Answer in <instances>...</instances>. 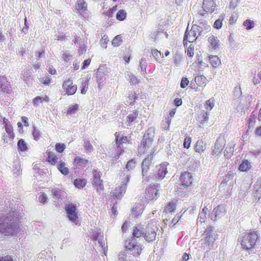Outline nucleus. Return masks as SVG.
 Segmentation results:
<instances>
[{
    "instance_id": "40",
    "label": "nucleus",
    "mask_w": 261,
    "mask_h": 261,
    "mask_svg": "<svg viewBox=\"0 0 261 261\" xmlns=\"http://www.w3.org/2000/svg\"><path fill=\"white\" fill-rule=\"evenodd\" d=\"M51 192H52V194L53 195V197L56 200H59L61 198V193L62 192L61 190H60L59 188H56L53 189L51 190Z\"/></svg>"
},
{
    "instance_id": "25",
    "label": "nucleus",
    "mask_w": 261,
    "mask_h": 261,
    "mask_svg": "<svg viewBox=\"0 0 261 261\" xmlns=\"http://www.w3.org/2000/svg\"><path fill=\"white\" fill-rule=\"evenodd\" d=\"M66 163L62 160H60L59 163L56 165L57 169L63 175H67L69 172V169L66 166Z\"/></svg>"
},
{
    "instance_id": "24",
    "label": "nucleus",
    "mask_w": 261,
    "mask_h": 261,
    "mask_svg": "<svg viewBox=\"0 0 261 261\" xmlns=\"http://www.w3.org/2000/svg\"><path fill=\"white\" fill-rule=\"evenodd\" d=\"M87 4L84 0H77L75 4V8L80 14L87 11Z\"/></svg>"
},
{
    "instance_id": "59",
    "label": "nucleus",
    "mask_w": 261,
    "mask_h": 261,
    "mask_svg": "<svg viewBox=\"0 0 261 261\" xmlns=\"http://www.w3.org/2000/svg\"><path fill=\"white\" fill-rule=\"evenodd\" d=\"M48 199L47 196L44 193H41L39 197V201L41 203H44Z\"/></svg>"
},
{
    "instance_id": "50",
    "label": "nucleus",
    "mask_w": 261,
    "mask_h": 261,
    "mask_svg": "<svg viewBox=\"0 0 261 261\" xmlns=\"http://www.w3.org/2000/svg\"><path fill=\"white\" fill-rule=\"evenodd\" d=\"M23 77L24 81L27 84H29L31 83V80H32L31 75L28 71L24 72Z\"/></svg>"
},
{
    "instance_id": "51",
    "label": "nucleus",
    "mask_w": 261,
    "mask_h": 261,
    "mask_svg": "<svg viewBox=\"0 0 261 261\" xmlns=\"http://www.w3.org/2000/svg\"><path fill=\"white\" fill-rule=\"evenodd\" d=\"M85 143V151L87 153H89L91 152L93 148L92 145L91 144L90 142L88 140H86L84 142Z\"/></svg>"
},
{
    "instance_id": "57",
    "label": "nucleus",
    "mask_w": 261,
    "mask_h": 261,
    "mask_svg": "<svg viewBox=\"0 0 261 261\" xmlns=\"http://www.w3.org/2000/svg\"><path fill=\"white\" fill-rule=\"evenodd\" d=\"M138 94L137 93H135L134 94H133L132 95H129L128 96V98L129 100V105H132L134 104L135 101L138 99Z\"/></svg>"
},
{
    "instance_id": "33",
    "label": "nucleus",
    "mask_w": 261,
    "mask_h": 261,
    "mask_svg": "<svg viewBox=\"0 0 261 261\" xmlns=\"http://www.w3.org/2000/svg\"><path fill=\"white\" fill-rule=\"evenodd\" d=\"M87 184V180L85 178H76L74 179L73 184L76 188L82 189L84 188Z\"/></svg>"
},
{
    "instance_id": "18",
    "label": "nucleus",
    "mask_w": 261,
    "mask_h": 261,
    "mask_svg": "<svg viewBox=\"0 0 261 261\" xmlns=\"http://www.w3.org/2000/svg\"><path fill=\"white\" fill-rule=\"evenodd\" d=\"M3 124L7 134L8 135L9 138L13 139L15 137V134L13 132V128L11 124L10 121L6 118H3Z\"/></svg>"
},
{
    "instance_id": "5",
    "label": "nucleus",
    "mask_w": 261,
    "mask_h": 261,
    "mask_svg": "<svg viewBox=\"0 0 261 261\" xmlns=\"http://www.w3.org/2000/svg\"><path fill=\"white\" fill-rule=\"evenodd\" d=\"M122 184L116 188L115 191L111 192V195L117 199H121L126 191V185L129 181V176L124 174L121 179Z\"/></svg>"
},
{
    "instance_id": "58",
    "label": "nucleus",
    "mask_w": 261,
    "mask_h": 261,
    "mask_svg": "<svg viewBox=\"0 0 261 261\" xmlns=\"http://www.w3.org/2000/svg\"><path fill=\"white\" fill-rule=\"evenodd\" d=\"M189 81L187 77H183L181 79V82H180V87L181 88H185L189 84Z\"/></svg>"
},
{
    "instance_id": "62",
    "label": "nucleus",
    "mask_w": 261,
    "mask_h": 261,
    "mask_svg": "<svg viewBox=\"0 0 261 261\" xmlns=\"http://www.w3.org/2000/svg\"><path fill=\"white\" fill-rule=\"evenodd\" d=\"M238 18V16L237 14H232L229 18V23L233 24L235 23Z\"/></svg>"
},
{
    "instance_id": "54",
    "label": "nucleus",
    "mask_w": 261,
    "mask_h": 261,
    "mask_svg": "<svg viewBox=\"0 0 261 261\" xmlns=\"http://www.w3.org/2000/svg\"><path fill=\"white\" fill-rule=\"evenodd\" d=\"M191 143V138L189 136L186 137L185 138L184 142V147L187 149L189 148Z\"/></svg>"
},
{
    "instance_id": "26",
    "label": "nucleus",
    "mask_w": 261,
    "mask_h": 261,
    "mask_svg": "<svg viewBox=\"0 0 261 261\" xmlns=\"http://www.w3.org/2000/svg\"><path fill=\"white\" fill-rule=\"evenodd\" d=\"M138 116V111H134L132 113L128 114L126 118V123L127 126H130L137 119Z\"/></svg>"
},
{
    "instance_id": "52",
    "label": "nucleus",
    "mask_w": 261,
    "mask_h": 261,
    "mask_svg": "<svg viewBox=\"0 0 261 261\" xmlns=\"http://www.w3.org/2000/svg\"><path fill=\"white\" fill-rule=\"evenodd\" d=\"M187 55L189 57H193L194 55V46L193 44H190V46L188 47L187 50Z\"/></svg>"
},
{
    "instance_id": "31",
    "label": "nucleus",
    "mask_w": 261,
    "mask_h": 261,
    "mask_svg": "<svg viewBox=\"0 0 261 261\" xmlns=\"http://www.w3.org/2000/svg\"><path fill=\"white\" fill-rule=\"evenodd\" d=\"M17 149L18 151L24 152L28 150V144L22 139L19 140L17 143Z\"/></svg>"
},
{
    "instance_id": "4",
    "label": "nucleus",
    "mask_w": 261,
    "mask_h": 261,
    "mask_svg": "<svg viewBox=\"0 0 261 261\" xmlns=\"http://www.w3.org/2000/svg\"><path fill=\"white\" fill-rule=\"evenodd\" d=\"M116 144L118 148V153L120 155L124 152L123 145L131 141L130 136H123L121 132H116L115 134Z\"/></svg>"
},
{
    "instance_id": "38",
    "label": "nucleus",
    "mask_w": 261,
    "mask_h": 261,
    "mask_svg": "<svg viewBox=\"0 0 261 261\" xmlns=\"http://www.w3.org/2000/svg\"><path fill=\"white\" fill-rule=\"evenodd\" d=\"M122 43V40L120 35H117L112 41V44L114 47L119 46Z\"/></svg>"
},
{
    "instance_id": "16",
    "label": "nucleus",
    "mask_w": 261,
    "mask_h": 261,
    "mask_svg": "<svg viewBox=\"0 0 261 261\" xmlns=\"http://www.w3.org/2000/svg\"><path fill=\"white\" fill-rule=\"evenodd\" d=\"M88 163V160L83 158L80 156H75L73 159V164L74 166L79 169H84Z\"/></svg>"
},
{
    "instance_id": "10",
    "label": "nucleus",
    "mask_w": 261,
    "mask_h": 261,
    "mask_svg": "<svg viewBox=\"0 0 261 261\" xmlns=\"http://www.w3.org/2000/svg\"><path fill=\"white\" fill-rule=\"evenodd\" d=\"M68 218L69 219L74 222L76 224L78 223L79 217L76 212V206L73 203H70L67 205L65 207Z\"/></svg>"
},
{
    "instance_id": "13",
    "label": "nucleus",
    "mask_w": 261,
    "mask_h": 261,
    "mask_svg": "<svg viewBox=\"0 0 261 261\" xmlns=\"http://www.w3.org/2000/svg\"><path fill=\"white\" fill-rule=\"evenodd\" d=\"M153 145V140L149 137L143 136V140L139 146V152L140 153H145L150 148H152Z\"/></svg>"
},
{
    "instance_id": "43",
    "label": "nucleus",
    "mask_w": 261,
    "mask_h": 261,
    "mask_svg": "<svg viewBox=\"0 0 261 261\" xmlns=\"http://www.w3.org/2000/svg\"><path fill=\"white\" fill-rule=\"evenodd\" d=\"M117 9V5L113 6L112 8H110L107 11L104 12V14L109 17H112L114 13Z\"/></svg>"
},
{
    "instance_id": "2",
    "label": "nucleus",
    "mask_w": 261,
    "mask_h": 261,
    "mask_svg": "<svg viewBox=\"0 0 261 261\" xmlns=\"http://www.w3.org/2000/svg\"><path fill=\"white\" fill-rule=\"evenodd\" d=\"M258 235L255 232H246L239 240L241 245L244 250L248 251L255 247Z\"/></svg>"
},
{
    "instance_id": "28",
    "label": "nucleus",
    "mask_w": 261,
    "mask_h": 261,
    "mask_svg": "<svg viewBox=\"0 0 261 261\" xmlns=\"http://www.w3.org/2000/svg\"><path fill=\"white\" fill-rule=\"evenodd\" d=\"M206 145L202 140H198L196 143L195 150L199 153L203 152L205 149Z\"/></svg>"
},
{
    "instance_id": "48",
    "label": "nucleus",
    "mask_w": 261,
    "mask_h": 261,
    "mask_svg": "<svg viewBox=\"0 0 261 261\" xmlns=\"http://www.w3.org/2000/svg\"><path fill=\"white\" fill-rule=\"evenodd\" d=\"M136 164V163L134 161V160L132 159L127 162V163L126 165V168L127 169V170L128 171L133 170V169H134L135 168Z\"/></svg>"
},
{
    "instance_id": "20",
    "label": "nucleus",
    "mask_w": 261,
    "mask_h": 261,
    "mask_svg": "<svg viewBox=\"0 0 261 261\" xmlns=\"http://www.w3.org/2000/svg\"><path fill=\"white\" fill-rule=\"evenodd\" d=\"M144 230L141 224H137L134 226L132 231V237L130 239H134L144 236Z\"/></svg>"
},
{
    "instance_id": "39",
    "label": "nucleus",
    "mask_w": 261,
    "mask_h": 261,
    "mask_svg": "<svg viewBox=\"0 0 261 261\" xmlns=\"http://www.w3.org/2000/svg\"><path fill=\"white\" fill-rule=\"evenodd\" d=\"M49 101V98L48 96H45V97L42 98L40 96H37L33 99V103L34 105H37L39 102H42L43 101L48 102Z\"/></svg>"
},
{
    "instance_id": "14",
    "label": "nucleus",
    "mask_w": 261,
    "mask_h": 261,
    "mask_svg": "<svg viewBox=\"0 0 261 261\" xmlns=\"http://www.w3.org/2000/svg\"><path fill=\"white\" fill-rule=\"evenodd\" d=\"M224 140L222 138H218L216 142L212 151V155L214 157H217L221 154L224 148Z\"/></svg>"
},
{
    "instance_id": "42",
    "label": "nucleus",
    "mask_w": 261,
    "mask_h": 261,
    "mask_svg": "<svg viewBox=\"0 0 261 261\" xmlns=\"http://www.w3.org/2000/svg\"><path fill=\"white\" fill-rule=\"evenodd\" d=\"M215 100L214 99H210L206 101L204 105L205 108L207 111H210L214 107Z\"/></svg>"
},
{
    "instance_id": "41",
    "label": "nucleus",
    "mask_w": 261,
    "mask_h": 261,
    "mask_svg": "<svg viewBox=\"0 0 261 261\" xmlns=\"http://www.w3.org/2000/svg\"><path fill=\"white\" fill-rule=\"evenodd\" d=\"M66 148V145L63 143H57L55 144V149L58 153H62Z\"/></svg>"
},
{
    "instance_id": "12",
    "label": "nucleus",
    "mask_w": 261,
    "mask_h": 261,
    "mask_svg": "<svg viewBox=\"0 0 261 261\" xmlns=\"http://www.w3.org/2000/svg\"><path fill=\"white\" fill-rule=\"evenodd\" d=\"M192 178L191 173L188 171L182 172L179 177V185L184 188L191 186L192 184Z\"/></svg>"
},
{
    "instance_id": "32",
    "label": "nucleus",
    "mask_w": 261,
    "mask_h": 261,
    "mask_svg": "<svg viewBox=\"0 0 261 261\" xmlns=\"http://www.w3.org/2000/svg\"><path fill=\"white\" fill-rule=\"evenodd\" d=\"M176 204L175 202H169L164 207V211L166 213H173L176 209Z\"/></svg>"
},
{
    "instance_id": "27",
    "label": "nucleus",
    "mask_w": 261,
    "mask_h": 261,
    "mask_svg": "<svg viewBox=\"0 0 261 261\" xmlns=\"http://www.w3.org/2000/svg\"><path fill=\"white\" fill-rule=\"evenodd\" d=\"M251 168L250 163L246 159L242 161L239 167V170L242 172H247Z\"/></svg>"
},
{
    "instance_id": "55",
    "label": "nucleus",
    "mask_w": 261,
    "mask_h": 261,
    "mask_svg": "<svg viewBox=\"0 0 261 261\" xmlns=\"http://www.w3.org/2000/svg\"><path fill=\"white\" fill-rule=\"evenodd\" d=\"M109 38L108 36L105 35H103L101 39L100 40V43L101 46H105V48H106V45L109 42Z\"/></svg>"
},
{
    "instance_id": "60",
    "label": "nucleus",
    "mask_w": 261,
    "mask_h": 261,
    "mask_svg": "<svg viewBox=\"0 0 261 261\" xmlns=\"http://www.w3.org/2000/svg\"><path fill=\"white\" fill-rule=\"evenodd\" d=\"M33 136L34 139L36 141H38L40 139V138L41 137V133H40V131H39L38 130H37L36 129H34V130L33 132Z\"/></svg>"
},
{
    "instance_id": "36",
    "label": "nucleus",
    "mask_w": 261,
    "mask_h": 261,
    "mask_svg": "<svg viewBox=\"0 0 261 261\" xmlns=\"http://www.w3.org/2000/svg\"><path fill=\"white\" fill-rule=\"evenodd\" d=\"M213 232L212 227H207L204 232V234L205 235L204 238V241L207 243H210L211 241V236ZM210 244V243H208Z\"/></svg>"
},
{
    "instance_id": "45",
    "label": "nucleus",
    "mask_w": 261,
    "mask_h": 261,
    "mask_svg": "<svg viewBox=\"0 0 261 261\" xmlns=\"http://www.w3.org/2000/svg\"><path fill=\"white\" fill-rule=\"evenodd\" d=\"M81 93L85 94L88 89V82L87 81H83L80 86Z\"/></svg>"
},
{
    "instance_id": "19",
    "label": "nucleus",
    "mask_w": 261,
    "mask_h": 261,
    "mask_svg": "<svg viewBox=\"0 0 261 261\" xmlns=\"http://www.w3.org/2000/svg\"><path fill=\"white\" fill-rule=\"evenodd\" d=\"M156 233L154 229L147 226L144 231L143 237L148 242H151L155 240Z\"/></svg>"
},
{
    "instance_id": "23",
    "label": "nucleus",
    "mask_w": 261,
    "mask_h": 261,
    "mask_svg": "<svg viewBox=\"0 0 261 261\" xmlns=\"http://www.w3.org/2000/svg\"><path fill=\"white\" fill-rule=\"evenodd\" d=\"M208 47L213 50H217L219 48L220 41L218 38L215 36H211L208 38Z\"/></svg>"
},
{
    "instance_id": "22",
    "label": "nucleus",
    "mask_w": 261,
    "mask_h": 261,
    "mask_svg": "<svg viewBox=\"0 0 261 261\" xmlns=\"http://www.w3.org/2000/svg\"><path fill=\"white\" fill-rule=\"evenodd\" d=\"M226 213L225 205L224 204H220L215 207L213 211V215H214V220H216L218 217L224 215Z\"/></svg>"
},
{
    "instance_id": "56",
    "label": "nucleus",
    "mask_w": 261,
    "mask_h": 261,
    "mask_svg": "<svg viewBox=\"0 0 261 261\" xmlns=\"http://www.w3.org/2000/svg\"><path fill=\"white\" fill-rule=\"evenodd\" d=\"M41 82L45 86H48L51 81V77L50 76H45L43 77L41 80Z\"/></svg>"
},
{
    "instance_id": "11",
    "label": "nucleus",
    "mask_w": 261,
    "mask_h": 261,
    "mask_svg": "<svg viewBox=\"0 0 261 261\" xmlns=\"http://www.w3.org/2000/svg\"><path fill=\"white\" fill-rule=\"evenodd\" d=\"M197 28L192 27L190 31L186 30L184 37V45H187L188 42L191 43L195 41L198 37V32L196 31Z\"/></svg>"
},
{
    "instance_id": "35",
    "label": "nucleus",
    "mask_w": 261,
    "mask_h": 261,
    "mask_svg": "<svg viewBox=\"0 0 261 261\" xmlns=\"http://www.w3.org/2000/svg\"><path fill=\"white\" fill-rule=\"evenodd\" d=\"M126 12L124 10L121 9L116 13V19L119 21H123L126 19Z\"/></svg>"
},
{
    "instance_id": "44",
    "label": "nucleus",
    "mask_w": 261,
    "mask_h": 261,
    "mask_svg": "<svg viewBox=\"0 0 261 261\" xmlns=\"http://www.w3.org/2000/svg\"><path fill=\"white\" fill-rule=\"evenodd\" d=\"M152 56L156 61H159L162 57L161 53L156 49H152L151 51Z\"/></svg>"
},
{
    "instance_id": "61",
    "label": "nucleus",
    "mask_w": 261,
    "mask_h": 261,
    "mask_svg": "<svg viewBox=\"0 0 261 261\" xmlns=\"http://www.w3.org/2000/svg\"><path fill=\"white\" fill-rule=\"evenodd\" d=\"M256 122V117L255 115H253L251 116V118H249V125H248V129L251 128V126H253Z\"/></svg>"
},
{
    "instance_id": "6",
    "label": "nucleus",
    "mask_w": 261,
    "mask_h": 261,
    "mask_svg": "<svg viewBox=\"0 0 261 261\" xmlns=\"http://www.w3.org/2000/svg\"><path fill=\"white\" fill-rule=\"evenodd\" d=\"M93 178L92 179V185L96 189L97 192H99L104 190L103 181L101 179V172L97 169H93Z\"/></svg>"
},
{
    "instance_id": "7",
    "label": "nucleus",
    "mask_w": 261,
    "mask_h": 261,
    "mask_svg": "<svg viewBox=\"0 0 261 261\" xmlns=\"http://www.w3.org/2000/svg\"><path fill=\"white\" fill-rule=\"evenodd\" d=\"M13 92L10 82L5 75H0V93L10 95Z\"/></svg>"
},
{
    "instance_id": "37",
    "label": "nucleus",
    "mask_w": 261,
    "mask_h": 261,
    "mask_svg": "<svg viewBox=\"0 0 261 261\" xmlns=\"http://www.w3.org/2000/svg\"><path fill=\"white\" fill-rule=\"evenodd\" d=\"M150 159L148 158H145L142 163V174L144 175V173L147 172V170L148 168V167L150 165Z\"/></svg>"
},
{
    "instance_id": "46",
    "label": "nucleus",
    "mask_w": 261,
    "mask_h": 261,
    "mask_svg": "<svg viewBox=\"0 0 261 261\" xmlns=\"http://www.w3.org/2000/svg\"><path fill=\"white\" fill-rule=\"evenodd\" d=\"M78 109L79 105L76 103L74 104L67 109V113L70 115L74 114Z\"/></svg>"
},
{
    "instance_id": "1",
    "label": "nucleus",
    "mask_w": 261,
    "mask_h": 261,
    "mask_svg": "<svg viewBox=\"0 0 261 261\" xmlns=\"http://www.w3.org/2000/svg\"><path fill=\"white\" fill-rule=\"evenodd\" d=\"M19 228V220L14 213L3 214L0 216V232L5 236L12 235Z\"/></svg>"
},
{
    "instance_id": "17",
    "label": "nucleus",
    "mask_w": 261,
    "mask_h": 261,
    "mask_svg": "<svg viewBox=\"0 0 261 261\" xmlns=\"http://www.w3.org/2000/svg\"><path fill=\"white\" fill-rule=\"evenodd\" d=\"M202 8L207 13H213L216 8V4L214 0H203Z\"/></svg>"
},
{
    "instance_id": "21",
    "label": "nucleus",
    "mask_w": 261,
    "mask_h": 261,
    "mask_svg": "<svg viewBox=\"0 0 261 261\" xmlns=\"http://www.w3.org/2000/svg\"><path fill=\"white\" fill-rule=\"evenodd\" d=\"M167 173L166 166L164 164H161L158 169V173L155 175V179L156 180H162Z\"/></svg>"
},
{
    "instance_id": "63",
    "label": "nucleus",
    "mask_w": 261,
    "mask_h": 261,
    "mask_svg": "<svg viewBox=\"0 0 261 261\" xmlns=\"http://www.w3.org/2000/svg\"><path fill=\"white\" fill-rule=\"evenodd\" d=\"M62 58L65 62H68L70 60H71L72 58V56L68 53H64L62 55Z\"/></svg>"
},
{
    "instance_id": "49",
    "label": "nucleus",
    "mask_w": 261,
    "mask_h": 261,
    "mask_svg": "<svg viewBox=\"0 0 261 261\" xmlns=\"http://www.w3.org/2000/svg\"><path fill=\"white\" fill-rule=\"evenodd\" d=\"M118 261H131V260L128 258L127 259V255H126L125 252H120L118 255Z\"/></svg>"
},
{
    "instance_id": "9",
    "label": "nucleus",
    "mask_w": 261,
    "mask_h": 261,
    "mask_svg": "<svg viewBox=\"0 0 261 261\" xmlns=\"http://www.w3.org/2000/svg\"><path fill=\"white\" fill-rule=\"evenodd\" d=\"M62 88L66 94L68 96L72 95L77 90V86L73 84L71 78H69L63 82Z\"/></svg>"
},
{
    "instance_id": "3",
    "label": "nucleus",
    "mask_w": 261,
    "mask_h": 261,
    "mask_svg": "<svg viewBox=\"0 0 261 261\" xmlns=\"http://www.w3.org/2000/svg\"><path fill=\"white\" fill-rule=\"evenodd\" d=\"M124 248L122 252L126 251V255L130 254L135 257H139L142 251V245L136 243L133 239H130L126 241Z\"/></svg>"
},
{
    "instance_id": "47",
    "label": "nucleus",
    "mask_w": 261,
    "mask_h": 261,
    "mask_svg": "<svg viewBox=\"0 0 261 261\" xmlns=\"http://www.w3.org/2000/svg\"><path fill=\"white\" fill-rule=\"evenodd\" d=\"M243 25L248 30L254 27V23L250 19H246L243 22Z\"/></svg>"
},
{
    "instance_id": "53",
    "label": "nucleus",
    "mask_w": 261,
    "mask_h": 261,
    "mask_svg": "<svg viewBox=\"0 0 261 261\" xmlns=\"http://www.w3.org/2000/svg\"><path fill=\"white\" fill-rule=\"evenodd\" d=\"M208 119V114L206 112L203 113L202 115L199 118V121L201 123H205L207 121Z\"/></svg>"
},
{
    "instance_id": "29",
    "label": "nucleus",
    "mask_w": 261,
    "mask_h": 261,
    "mask_svg": "<svg viewBox=\"0 0 261 261\" xmlns=\"http://www.w3.org/2000/svg\"><path fill=\"white\" fill-rule=\"evenodd\" d=\"M207 81L206 77L203 75H197L195 77V82L199 87L205 86Z\"/></svg>"
},
{
    "instance_id": "8",
    "label": "nucleus",
    "mask_w": 261,
    "mask_h": 261,
    "mask_svg": "<svg viewBox=\"0 0 261 261\" xmlns=\"http://www.w3.org/2000/svg\"><path fill=\"white\" fill-rule=\"evenodd\" d=\"M159 196L158 186L150 185L147 187L145 191V198L147 200L157 199Z\"/></svg>"
},
{
    "instance_id": "64",
    "label": "nucleus",
    "mask_w": 261,
    "mask_h": 261,
    "mask_svg": "<svg viewBox=\"0 0 261 261\" xmlns=\"http://www.w3.org/2000/svg\"><path fill=\"white\" fill-rule=\"evenodd\" d=\"M0 261H13L11 255H7L4 256H0Z\"/></svg>"
},
{
    "instance_id": "30",
    "label": "nucleus",
    "mask_w": 261,
    "mask_h": 261,
    "mask_svg": "<svg viewBox=\"0 0 261 261\" xmlns=\"http://www.w3.org/2000/svg\"><path fill=\"white\" fill-rule=\"evenodd\" d=\"M209 60L211 65L215 68L218 67L221 64V60L217 56H211Z\"/></svg>"
},
{
    "instance_id": "34",
    "label": "nucleus",
    "mask_w": 261,
    "mask_h": 261,
    "mask_svg": "<svg viewBox=\"0 0 261 261\" xmlns=\"http://www.w3.org/2000/svg\"><path fill=\"white\" fill-rule=\"evenodd\" d=\"M225 14L222 13L220 14L219 18L217 19L214 23V28L216 29H220L222 26V22L225 19Z\"/></svg>"
},
{
    "instance_id": "15",
    "label": "nucleus",
    "mask_w": 261,
    "mask_h": 261,
    "mask_svg": "<svg viewBox=\"0 0 261 261\" xmlns=\"http://www.w3.org/2000/svg\"><path fill=\"white\" fill-rule=\"evenodd\" d=\"M45 153L46 161L48 164L51 166H55L59 163V158L53 150L47 149Z\"/></svg>"
}]
</instances>
